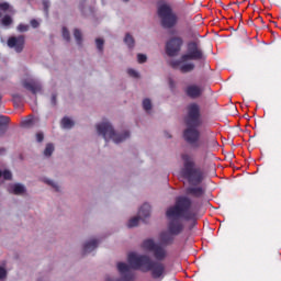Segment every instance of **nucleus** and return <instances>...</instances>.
I'll list each match as a JSON object with an SVG mask.
<instances>
[{
	"mask_svg": "<svg viewBox=\"0 0 281 281\" xmlns=\"http://www.w3.org/2000/svg\"><path fill=\"white\" fill-rule=\"evenodd\" d=\"M5 131H8V126L0 125V137H3V135H5Z\"/></svg>",
	"mask_w": 281,
	"mask_h": 281,
	"instance_id": "nucleus-37",
	"label": "nucleus"
},
{
	"mask_svg": "<svg viewBox=\"0 0 281 281\" xmlns=\"http://www.w3.org/2000/svg\"><path fill=\"white\" fill-rule=\"evenodd\" d=\"M8 192H10V194H15V195L25 194V186H23L22 183L10 184L8 187Z\"/></svg>",
	"mask_w": 281,
	"mask_h": 281,
	"instance_id": "nucleus-15",
	"label": "nucleus"
},
{
	"mask_svg": "<svg viewBox=\"0 0 281 281\" xmlns=\"http://www.w3.org/2000/svg\"><path fill=\"white\" fill-rule=\"evenodd\" d=\"M13 21H12V16L10 15H4L1 20V24L4 26V27H10V25H12Z\"/></svg>",
	"mask_w": 281,
	"mask_h": 281,
	"instance_id": "nucleus-21",
	"label": "nucleus"
},
{
	"mask_svg": "<svg viewBox=\"0 0 281 281\" xmlns=\"http://www.w3.org/2000/svg\"><path fill=\"white\" fill-rule=\"evenodd\" d=\"M142 248L145 251H150L154 258L157 259L156 261L166 260V258H168L166 246L155 243L154 239H145L142 244Z\"/></svg>",
	"mask_w": 281,
	"mask_h": 281,
	"instance_id": "nucleus-7",
	"label": "nucleus"
},
{
	"mask_svg": "<svg viewBox=\"0 0 281 281\" xmlns=\"http://www.w3.org/2000/svg\"><path fill=\"white\" fill-rule=\"evenodd\" d=\"M63 37L65 41H67V43H69V41H71V36L69 35V30H67V27H63Z\"/></svg>",
	"mask_w": 281,
	"mask_h": 281,
	"instance_id": "nucleus-27",
	"label": "nucleus"
},
{
	"mask_svg": "<svg viewBox=\"0 0 281 281\" xmlns=\"http://www.w3.org/2000/svg\"><path fill=\"white\" fill-rule=\"evenodd\" d=\"M183 40L181 37H173L166 44V52L168 56H177L181 52Z\"/></svg>",
	"mask_w": 281,
	"mask_h": 281,
	"instance_id": "nucleus-11",
	"label": "nucleus"
},
{
	"mask_svg": "<svg viewBox=\"0 0 281 281\" xmlns=\"http://www.w3.org/2000/svg\"><path fill=\"white\" fill-rule=\"evenodd\" d=\"M27 30H30V25L27 24H20L18 26V32H27Z\"/></svg>",
	"mask_w": 281,
	"mask_h": 281,
	"instance_id": "nucleus-32",
	"label": "nucleus"
},
{
	"mask_svg": "<svg viewBox=\"0 0 281 281\" xmlns=\"http://www.w3.org/2000/svg\"><path fill=\"white\" fill-rule=\"evenodd\" d=\"M5 278H8V271L5 268L0 267V280H5Z\"/></svg>",
	"mask_w": 281,
	"mask_h": 281,
	"instance_id": "nucleus-29",
	"label": "nucleus"
},
{
	"mask_svg": "<svg viewBox=\"0 0 281 281\" xmlns=\"http://www.w3.org/2000/svg\"><path fill=\"white\" fill-rule=\"evenodd\" d=\"M146 60H147L146 55H144V54H138L137 55V61L138 63L143 64V63H146Z\"/></svg>",
	"mask_w": 281,
	"mask_h": 281,
	"instance_id": "nucleus-33",
	"label": "nucleus"
},
{
	"mask_svg": "<svg viewBox=\"0 0 281 281\" xmlns=\"http://www.w3.org/2000/svg\"><path fill=\"white\" fill-rule=\"evenodd\" d=\"M53 153H54V145L53 144H47L46 148L44 150L45 157H52Z\"/></svg>",
	"mask_w": 281,
	"mask_h": 281,
	"instance_id": "nucleus-23",
	"label": "nucleus"
},
{
	"mask_svg": "<svg viewBox=\"0 0 281 281\" xmlns=\"http://www.w3.org/2000/svg\"><path fill=\"white\" fill-rule=\"evenodd\" d=\"M158 16L161 19L164 27H175L177 24V15L172 13V8L167 3L158 5Z\"/></svg>",
	"mask_w": 281,
	"mask_h": 281,
	"instance_id": "nucleus-8",
	"label": "nucleus"
},
{
	"mask_svg": "<svg viewBox=\"0 0 281 281\" xmlns=\"http://www.w3.org/2000/svg\"><path fill=\"white\" fill-rule=\"evenodd\" d=\"M36 139H37V142H43V139H45V136L43 135V133H37Z\"/></svg>",
	"mask_w": 281,
	"mask_h": 281,
	"instance_id": "nucleus-38",
	"label": "nucleus"
},
{
	"mask_svg": "<svg viewBox=\"0 0 281 281\" xmlns=\"http://www.w3.org/2000/svg\"><path fill=\"white\" fill-rule=\"evenodd\" d=\"M0 10L2 12H8V10H10V3H8V2L0 3Z\"/></svg>",
	"mask_w": 281,
	"mask_h": 281,
	"instance_id": "nucleus-31",
	"label": "nucleus"
},
{
	"mask_svg": "<svg viewBox=\"0 0 281 281\" xmlns=\"http://www.w3.org/2000/svg\"><path fill=\"white\" fill-rule=\"evenodd\" d=\"M10 124V117L5 115H0V126H7Z\"/></svg>",
	"mask_w": 281,
	"mask_h": 281,
	"instance_id": "nucleus-26",
	"label": "nucleus"
},
{
	"mask_svg": "<svg viewBox=\"0 0 281 281\" xmlns=\"http://www.w3.org/2000/svg\"><path fill=\"white\" fill-rule=\"evenodd\" d=\"M143 108L145 111H150V109H153V103L150 102V99H145L143 101Z\"/></svg>",
	"mask_w": 281,
	"mask_h": 281,
	"instance_id": "nucleus-25",
	"label": "nucleus"
},
{
	"mask_svg": "<svg viewBox=\"0 0 281 281\" xmlns=\"http://www.w3.org/2000/svg\"><path fill=\"white\" fill-rule=\"evenodd\" d=\"M98 239H92L83 245V254H91L94 249H98Z\"/></svg>",
	"mask_w": 281,
	"mask_h": 281,
	"instance_id": "nucleus-17",
	"label": "nucleus"
},
{
	"mask_svg": "<svg viewBox=\"0 0 281 281\" xmlns=\"http://www.w3.org/2000/svg\"><path fill=\"white\" fill-rule=\"evenodd\" d=\"M167 231L160 232L158 238L160 245L168 247L175 243V236L183 234L186 224L183 221H196V212L192 210V200L188 196H178L176 203L166 211Z\"/></svg>",
	"mask_w": 281,
	"mask_h": 281,
	"instance_id": "nucleus-1",
	"label": "nucleus"
},
{
	"mask_svg": "<svg viewBox=\"0 0 281 281\" xmlns=\"http://www.w3.org/2000/svg\"><path fill=\"white\" fill-rule=\"evenodd\" d=\"M43 5H44V12L47 16V14H49V0H43Z\"/></svg>",
	"mask_w": 281,
	"mask_h": 281,
	"instance_id": "nucleus-30",
	"label": "nucleus"
},
{
	"mask_svg": "<svg viewBox=\"0 0 281 281\" xmlns=\"http://www.w3.org/2000/svg\"><path fill=\"white\" fill-rule=\"evenodd\" d=\"M117 270L122 277V279H111L106 278L105 281H133L135 279V274L133 271H131V266L124 262H119L117 263Z\"/></svg>",
	"mask_w": 281,
	"mask_h": 281,
	"instance_id": "nucleus-10",
	"label": "nucleus"
},
{
	"mask_svg": "<svg viewBox=\"0 0 281 281\" xmlns=\"http://www.w3.org/2000/svg\"><path fill=\"white\" fill-rule=\"evenodd\" d=\"M181 63H183L181 59L180 60H173V61L170 63V65L173 69H177V67H179V65H181Z\"/></svg>",
	"mask_w": 281,
	"mask_h": 281,
	"instance_id": "nucleus-36",
	"label": "nucleus"
},
{
	"mask_svg": "<svg viewBox=\"0 0 281 281\" xmlns=\"http://www.w3.org/2000/svg\"><path fill=\"white\" fill-rule=\"evenodd\" d=\"M150 216V204L145 203L140 206L138 211V216L131 218L127 223V227H137L139 221L146 222V218Z\"/></svg>",
	"mask_w": 281,
	"mask_h": 281,
	"instance_id": "nucleus-9",
	"label": "nucleus"
},
{
	"mask_svg": "<svg viewBox=\"0 0 281 281\" xmlns=\"http://www.w3.org/2000/svg\"><path fill=\"white\" fill-rule=\"evenodd\" d=\"M23 87L24 89H27V91H31V93H33L34 95H36V93H41L43 89V86H41V82L36 80L24 81Z\"/></svg>",
	"mask_w": 281,
	"mask_h": 281,
	"instance_id": "nucleus-14",
	"label": "nucleus"
},
{
	"mask_svg": "<svg viewBox=\"0 0 281 281\" xmlns=\"http://www.w3.org/2000/svg\"><path fill=\"white\" fill-rule=\"evenodd\" d=\"M95 45H97V49H99V52H102L103 47H104V40L102 38H97L95 40Z\"/></svg>",
	"mask_w": 281,
	"mask_h": 281,
	"instance_id": "nucleus-28",
	"label": "nucleus"
},
{
	"mask_svg": "<svg viewBox=\"0 0 281 281\" xmlns=\"http://www.w3.org/2000/svg\"><path fill=\"white\" fill-rule=\"evenodd\" d=\"M205 190H203L202 187L199 186H191L187 189V194L195 196V199H200V196H203Z\"/></svg>",
	"mask_w": 281,
	"mask_h": 281,
	"instance_id": "nucleus-16",
	"label": "nucleus"
},
{
	"mask_svg": "<svg viewBox=\"0 0 281 281\" xmlns=\"http://www.w3.org/2000/svg\"><path fill=\"white\" fill-rule=\"evenodd\" d=\"M169 82H170V86L172 87V80H169Z\"/></svg>",
	"mask_w": 281,
	"mask_h": 281,
	"instance_id": "nucleus-43",
	"label": "nucleus"
},
{
	"mask_svg": "<svg viewBox=\"0 0 281 281\" xmlns=\"http://www.w3.org/2000/svg\"><path fill=\"white\" fill-rule=\"evenodd\" d=\"M184 130L183 137L188 144L193 148H201V132L199 128L203 126V115L201 114V105L196 102H192L187 105V114L184 116Z\"/></svg>",
	"mask_w": 281,
	"mask_h": 281,
	"instance_id": "nucleus-2",
	"label": "nucleus"
},
{
	"mask_svg": "<svg viewBox=\"0 0 281 281\" xmlns=\"http://www.w3.org/2000/svg\"><path fill=\"white\" fill-rule=\"evenodd\" d=\"M31 25H32V27H34V29L38 27V21H36V20H31Z\"/></svg>",
	"mask_w": 281,
	"mask_h": 281,
	"instance_id": "nucleus-39",
	"label": "nucleus"
},
{
	"mask_svg": "<svg viewBox=\"0 0 281 281\" xmlns=\"http://www.w3.org/2000/svg\"><path fill=\"white\" fill-rule=\"evenodd\" d=\"M46 183L48 186H52V188H54V190H56V192H58L59 188H58V184L52 180H46Z\"/></svg>",
	"mask_w": 281,
	"mask_h": 281,
	"instance_id": "nucleus-34",
	"label": "nucleus"
},
{
	"mask_svg": "<svg viewBox=\"0 0 281 281\" xmlns=\"http://www.w3.org/2000/svg\"><path fill=\"white\" fill-rule=\"evenodd\" d=\"M97 133L98 135H102L105 142H109V139H112L114 144H122V142L131 137V134L128 132H124L122 135L115 133L113 125H111V123L109 122L97 124Z\"/></svg>",
	"mask_w": 281,
	"mask_h": 281,
	"instance_id": "nucleus-5",
	"label": "nucleus"
},
{
	"mask_svg": "<svg viewBox=\"0 0 281 281\" xmlns=\"http://www.w3.org/2000/svg\"><path fill=\"white\" fill-rule=\"evenodd\" d=\"M7 45L11 49H14L18 54H21V52H23L25 47V36L24 35L11 36L7 42Z\"/></svg>",
	"mask_w": 281,
	"mask_h": 281,
	"instance_id": "nucleus-12",
	"label": "nucleus"
},
{
	"mask_svg": "<svg viewBox=\"0 0 281 281\" xmlns=\"http://www.w3.org/2000/svg\"><path fill=\"white\" fill-rule=\"evenodd\" d=\"M2 177L7 181H10V179H12V172H10V170H4L3 172L0 170V178Z\"/></svg>",
	"mask_w": 281,
	"mask_h": 281,
	"instance_id": "nucleus-24",
	"label": "nucleus"
},
{
	"mask_svg": "<svg viewBox=\"0 0 281 281\" xmlns=\"http://www.w3.org/2000/svg\"><path fill=\"white\" fill-rule=\"evenodd\" d=\"M181 159V179H184L189 186H201L204 179H207V172L196 165V161H194V158L190 154H182Z\"/></svg>",
	"mask_w": 281,
	"mask_h": 281,
	"instance_id": "nucleus-4",
	"label": "nucleus"
},
{
	"mask_svg": "<svg viewBox=\"0 0 281 281\" xmlns=\"http://www.w3.org/2000/svg\"><path fill=\"white\" fill-rule=\"evenodd\" d=\"M127 74H128V76H131L132 78H138V76H139V74H137V72L135 71V69H128V70H127Z\"/></svg>",
	"mask_w": 281,
	"mask_h": 281,
	"instance_id": "nucleus-35",
	"label": "nucleus"
},
{
	"mask_svg": "<svg viewBox=\"0 0 281 281\" xmlns=\"http://www.w3.org/2000/svg\"><path fill=\"white\" fill-rule=\"evenodd\" d=\"M188 60H205L200 41H191L187 44V53L181 56V61L188 63Z\"/></svg>",
	"mask_w": 281,
	"mask_h": 281,
	"instance_id": "nucleus-6",
	"label": "nucleus"
},
{
	"mask_svg": "<svg viewBox=\"0 0 281 281\" xmlns=\"http://www.w3.org/2000/svg\"><path fill=\"white\" fill-rule=\"evenodd\" d=\"M127 262L132 269H139L144 273L150 271L154 280H164L166 277V265L161 261H155L146 255L130 252L127 256Z\"/></svg>",
	"mask_w": 281,
	"mask_h": 281,
	"instance_id": "nucleus-3",
	"label": "nucleus"
},
{
	"mask_svg": "<svg viewBox=\"0 0 281 281\" xmlns=\"http://www.w3.org/2000/svg\"><path fill=\"white\" fill-rule=\"evenodd\" d=\"M5 153V148H0V155H3Z\"/></svg>",
	"mask_w": 281,
	"mask_h": 281,
	"instance_id": "nucleus-42",
	"label": "nucleus"
},
{
	"mask_svg": "<svg viewBox=\"0 0 281 281\" xmlns=\"http://www.w3.org/2000/svg\"><path fill=\"white\" fill-rule=\"evenodd\" d=\"M56 98H57L56 94L52 95V104H53V106H56Z\"/></svg>",
	"mask_w": 281,
	"mask_h": 281,
	"instance_id": "nucleus-40",
	"label": "nucleus"
},
{
	"mask_svg": "<svg viewBox=\"0 0 281 281\" xmlns=\"http://www.w3.org/2000/svg\"><path fill=\"white\" fill-rule=\"evenodd\" d=\"M61 126H63V128H71L74 126V121H71V119L65 116L61 120Z\"/></svg>",
	"mask_w": 281,
	"mask_h": 281,
	"instance_id": "nucleus-20",
	"label": "nucleus"
},
{
	"mask_svg": "<svg viewBox=\"0 0 281 281\" xmlns=\"http://www.w3.org/2000/svg\"><path fill=\"white\" fill-rule=\"evenodd\" d=\"M22 124H23V126L27 127V126H30L32 124V120H26Z\"/></svg>",
	"mask_w": 281,
	"mask_h": 281,
	"instance_id": "nucleus-41",
	"label": "nucleus"
},
{
	"mask_svg": "<svg viewBox=\"0 0 281 281\" xmlns=\"http://www.w3.org/2000/svg\"><path fill=\"white\" fill-rule=\"evenodd\" d=\"M180 71L182 74H189V71H194V64L193 63L183 64L182 66H180Z\"/></svg>",
	"mask_w": 281,
	"mask_h": 281,
	"instance_id": "nucleus-18",
	"label": "nucleus"
},
{
	"mask_svg": "<svg viewBox=\"0 0 281 281\" xmlns=\"http://www.w3.org/2000/svg\"><path fill=\"white\" fill-rule=\"evenodd\" d=\"M124 43L125 45H127L130 48L135 47V40L133 38V36L131 34H126L125 38H124Z\"/></svg>",
	"mask_w": 281,
	"mask_h": 281,
	"instance_id": "nucleus-19",
	"label": "nucleus"
},
{
	"mask_svg": "<svg viewBox=\"0 0 281 281\" xmlns=\"http://www.w3.org/2000/svg\"><path fill=\"white\" fill-rule=\"evenodd\" d=\"M125 3L128 2V0H123Z\"/></svg>",
	"mask_w": 281,
	"mask_h": 281,
	"instance_id": "nucleus-44",
	"label": "nucleus"
},
{
	"mask_svg": "<svg viewBox=\"0 0 281 281\" xmlns=\"http://www.w3.org/2000/svg\"><path fill=\"white\" fill-rule=\"evenodd\" d=\"M74 36L76 38L77 45H81L82 44V33L80 32V30L75 29Z\"/></svg>",
	"mask_w": 281,
	"mask_h": 281,
	"instance_id": "nucleus-22",
	"label": "nucleus"
},
{
	"mask_svg": "<svg viewBox=\"0 0 281 281\" xmlns=\"http://www.w3.org/2000/svg\"><path fill=\"white\" fill-rule=\"evenodd\" d=\"M203 87L199 85H190L186 88L184 93L188 98H191V100H196L203 95Z\"/></svg>",
	"mask_w": 281,
	"mask_h": 281,
	"instance_id": "nucleus-13",
	"label": "nucleus"
}]
</instances>
